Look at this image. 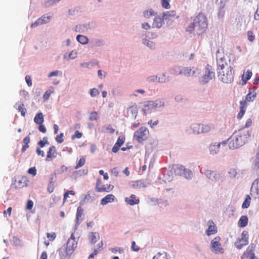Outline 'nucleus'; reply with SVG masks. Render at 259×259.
<instances>
[{
    "instance_id": "473e14b6",
    "label": "nucleus",
    "mask_w": 259,
    "mask_h": 259,
    "mask_svg": "<svg viewBox=\"0 0 259 259\" xmlns=\"http://www.w3.org/2000/svg\"><path fill=\"white\" fill-rule=\"evenodd\" d=\"M153 259H168L167 255L165 252H158L153 257Z\"/></svg>"
},
{
    "instance_id": "7ed1b4c3",
    "label": "nucleus",
    "mask_w": 259,
    "mask_h": 259,
    "mask_svg": "<svg viewBox=\"0 0 259 259\" xmlns=\"http://www.w3.org/2000/svg\"><path fill=\"white\" fill-rule=\"evenodd\" d=\"M164 104V103L162 100L148 101L145 103L142 110L146 115L150 110L156 108L163 107Z\"/></svg>"
},
{
    "instance_id": "c03bdc74",
    "label": "nucleus",
    "mask_w": 259,
    "mask_h": 259,
    "mask_svg": "<svg viewBox=\"0 0 259 259\" xmlns=\"http://www.w3.org/2000/svg\"><path fill=\"white\" fill-rule=\"evenodd\" d=\"M98 119V113L96 111H93L91 113L90 116L89 117L90 120L93 121L96 120Z\"/></svg>"
},
{
    "instance_id": "cd10ccee",
    "label": "nucleus",
    "mask_w": 259,
    "mask_h": 259,
    "mask_svg": "<svg viewBox=\"0 0 259 259\" xmlns=\"http://www.w3.org/2000/svg\"><path fill=\"white\" fill-rule=\"evenodd\" d=\"M53 92L54 88L52 87H50L49 89L43 95L42 98L44 101H47L51 96V94L53 93Z\"/></svg>"
},
{
    "instance_id": "ddd939ff",
    "label": "nucleus",
    "mask_w": 259,
    "mask_h": 259,
    "mask_svg": "<svg viewBox=\"0 0 259 259\" xmlns=\"http://www.w3.org/2000/svg\"><path fill=\"white\" fill-rule=\"evenodd\" d=\"M57 155L58 153L57 151L56 147L54 145H52L48 149V150L47 152V156L45 158V160L46 161H51L53 159L56 158Z\"/></svg>"
},
{
    "instance_id": "f8f14e48",
    "label": "nucleus",
    "mask_w": 259,
    "mask_h": 259,
    "mask_svg": "<svg viewBox=\"0 0 259 259\" xmlns=\"http://www.w3.org/2000/svg\"><path fill=\"white\" fill-rule=\"evenodd\" d=\"M180 75L185 76H197L200 74V70L197 68L194 67H182V70L179 73Z\"/></svg>"
},
{
    "instance_id": "0e129e2a",
    "label": "nucleus",
    "mask_w": 259,
    "mask_h": 259,
    "mask_svg": "<svg viewBox=\"0 0 259 259\" xmlns=\"http://www.w3.org/2000/svg\"><path fill=\"white\" fill-rule=\"evenodd\" d=\"M38 130L40 132H41L42 133H46L47 132V130H46L45 125H43L42 123L39 124V127H38Z\"/></svg>"
},
{
    "instance_id": "338daca9",
    "label": "nucleus",
    "mask_w": 259,
    "mask_h": 259,
    "mask_svg": "<svg viewBox=\"0 0 259 259\" xmlns=\"http://www.w3.org/2000/svg\"><path fill=\"white\" fill-rule=\"evenodd\" d=\"M11 211H12V207H9L7 210H5L4 212V215L5 217H7V213H8L9 217L11 215Z\"/></svg>"
},
{
    "instance_id": "a19ab883",
    "label": "nucleus",
    "mask_w": 259,
    "mask_h": 259,
    "mask_svg": "<svg viewBox=\"0 0 259 259\" xmlns=\"http://www.w3.org/2000/svg\"><path fill=\"white\" fill-rule=\"evenodd\" d=\"M60 0H49L45 3L44 6L45 7H49L53 5H54L56 2H59Z\"/></svg>"
},
{
    "instance_id": "6ab92c4d",
    "label": "nucleus",
    "mask_w": 259,
    "mask_h": 259,
    "mask_svg": "<svg viewBox=\"0 0 259 259\" xmlns=\"http://www.w3.org/2000/svg\"><path fill=\"white\" fill-rule=\"evenodd\" d=\"M114 199V195L113 194H108L101 199V204L102 205H105L109 203L113 202Z\"/></svg>"
},
{
    "instance_id": "c85d7f7f",
    "label": "nucleus",
    "mask_w": 259,
    "mask_h": 259,
    "mask_svg": "<svg viewBox=\"0 0 259 259\" xmlns=\"http://www.w3.org/2000/svg\"><path fill=\"white\" fill-rule=\"evenodd\" d=\"M156 80L159 82H164L167 81V78L166 77L165 74H159L158 76H156L153 79H151V80Z\"/></svg>"
},
{
    "instance_id": "58836bf2",
    "label": "nucleus",
    "mask_w": 259,
    "mask_h": 259,
    "mask_svg": "<svg viewBox=\"0 0 259 259\" xmlns=\"http://www.w3.org/2000/svg\"><path fill=\"white\" fill-rule=\"evenodd\" d=\"M24 104L22 103V104H20L18 106V110L21 112V115L23 116H25L26 112V110L24 107Z\"/></svg>"
},
{
    "instance_id": "b1692460",
    "label": "nucleus",
    "mask_w": 259,
    "mask_h": 259,
    "mask_svg": "<svg viewBox=\"0 0 259 259\" xmlns=\"http://www.w3.org/2000/svg\"><path fill=\"white\" fill-rule=\"evenodd\" d=\"M163 24V19L157 16L155 17L154 19V22L152 24L153 27H156L157 28H160L162 26Z\"/></svg>"
},
{
    "instance_id": "393cba45",
    "label": "nucleus",
    "mask_w": 259,
    "mask_h": 259,
    "mask_svg": "<svg viewBox=\"0 0 259 259\" xmlns=\"http://www.w3.org/2000/svg\"><path fill=\"white\" fill-rule=\"evenodd\" d=\"M248 220L246 215L241 216L240 218L238 225L240 227H245L247 225Z\"/></svg>"
},
{
    "instance_id": "e2e57ef3",
    "label": "nucleus",
    "mask_w": 259,
    "mask_h": 259,
    "mask_svg": "<svg viewBox=\"0 0 259 259\" xmlns=\"http://www.w3.org/2000/svg\"><path fill=\"white\" fill-rule=\"evenodd\" d=\"M82 214V209L80 207H78L77 209L76 218L77 219H78L79 218L81 217Z\"/></svg>"
},
{
    "instance_id": "412c9836",
    "label": "nucleus",
    "mask_w": 259,
    "mask_h": 259,
    "mask_svg": "<svg viewBox=\"0 0 259 259\" xmlns=\"http://www.w3.org/2000/svg\"><path fill=\"white\" fill-rule=\"evenodd\" d=\"M88 238L91 243L95 244L99 239L100 236L99 233L90 232L88 234Z\"/></svg>"
},
{
    "instance_id": "1a4fd4ad",
    "label": "nucleus",
    "mask_w": 259,
    "mask_h": 259,
    "mask_svg": "<svg viewBox=\"0 0 259 259\" xmlns=\"http://www.w3.org/2000/svg\"><path fill=\"white\" fill-rule=\"evenodd\" d=\"M148 134L149 131L147 128L142 126L135 133L134 138L138 142H142L147 138Z\"/></svg>"
},
{
    "instance_id": "09e8293b",
    "label": "nucleus",
    "mask_w": 259,
    "mask_h": 259,
    "mask_svg": "<svg viewBox=\"0 0 259 259\" xmlns=\"http://www.w3.org/2000/svg\"><path fill=\"white\" fill-rule=\"evenodd\" d=\"M254 168L259 169V152H257L255 155L254 161Z\"/></svg>"
},
{
    "instance_id": "4d7b16f0",
    "label": "nucleus",
    "mask_w": 259,
    "mask_h": 259,
    "mask_svg": "<svg viewBox=\"0 0 259 259\" xmlns=\"http://www.w3.org/2000/svg\"><path fill=\"white\" fill-rule=\"evenodd\" d=\"M131 248L134 251H138L140 250V247L136 244L135 241L132 242Z\"/></svg>"
},
{
    "instance_id": "423d86ee",
    "label": "nucleus",
    "mask_w": 259,
    "mask_h": 259,
    "mask_svg": "<svg viewBox=\"0 0 259 259\" xmlns=\"http://www.w3.org/2000/svg\"><path fill=\"white\" fill-rule=\"evenodd\" d=\"M174 171L176 175L183 176L187 179H190L192 176L191 171L189 169H187L182 165H177L174 168Z\"/></svg>"
},
{
    "instance_id": "603ef678",
    "label": "nucleus",
    "mask_w": 259,
    "mask_h": 259,
    "mask_svg": "<svg viewBox=\"0 0 259 259\" xmlns=\"http://www.w3.org/2000/svg\"><path fill=\"white\" fill-rule=\"evenodd\" d=\"M54 190V184L53 181H50L48 186V191L49 193H52Z\"/></svg>"
},
{
    "instance_id": "de8ad7c7",
    "label": "nucleus",
    "mask_w": 259,
    "mask_h": 259,
    "mask_svg": "<svg viewBox=\"0 0 259 259\" xmlns=\"http://www.w3.org/2000/svg\"><path fill=\"white\" fill-rule=\"evenodd\" d=\"M228 174L231 178H234L236 177L237 172L236 169L231 168L229 169Z\"/></svg>"
},
{
    "instance_id": "c9c22d12",
    "label": "nucleus",
    "mask_w": 259,
    "mask_h": 259,
    "mask_svg": "<svg viewBox=\"0 0 259 259\" xmlns=\"http://www.w3.org/2000/svg\"><path fill=\"white\" fill-rule=\"evenodd\" d=\"M252 75V72L250 70H247L244 74L242 75V80L245 83L247 80H248Z\"/></svg>"
},
{
    "instance_id": "e433bc0d",
    "label": "nucleus",
    "mask_w": 259,
    "mask_h": 259,
    "mask_svg": "<svg viewBox=\"0 0 259 259\" xmlns=\"http://www.w3.org/2000/svg\"><path fill=\"white\" fill-rule=\"evenodd\" d=\"M51 17L50 16H48L47 15H44L42 16H41L40 18H39V19L41 20V22L42 24H46L48 22H49L51 19Z\"/></svg>"
},
{
    "instance_id": "7c9ffc66",
    "label": "nucleus",
    "mask_w": 259,
    "mask_h": 259,
    "mask_svg": "<svg viewBox=\"0 0 259 259\" xmlns=\"http://www.w3.org/2000/svg\"><path fill=\"white\" fill-rule=\"evenodd\" d=\"M156 13L153 11L152 9H150L149 10L145 11L143 13V16L145 18H149L152 16H155Z\"/></svg>"
},
{
    "instance_id": "72a5a7b5",
    "label": "nucleus",
    "mask_w": 259,
    "mask_h": 259,
    "mask_svg": "<svg viewBox=\"0 0 259 259\" xmlns=\"http://www.w3.org/2000/svg\"><path fill=\"white\" fill-rule=\"evenodd\" d=\"M250 201H251V197L248 195H246V198H245L244 201L243 202V203H242V207L243 208H248L250 205Z\"/></svg>"
},
{
    "instance_id": "bb28decb",
    "label": "nucleus",
    "mask_w": 259,
    "mask_h": 259,
    "mask_svg": "<svg viewBox=\"0 0 259 259\" xmlns=\"http://www.w3.org/2000/svg\"><path fill=\"white\" fill-rule=\"evenodd\" d=\"M193 133L195 134H201V123H195L191 125Z\"/></svg>"
},
{
    "instance_id": "79ce46f5",
    "label": "nucleus",
    "mask_w": 259,
    "mask_h": 259,
    "mask_svg": "<svg viewBox=\"0 0 259 259\" xmlns=\"http://www.w3.org/2000/svg\"><path fill=\"white\" fill-rule=\"evenodd\" d=\"M64 134L63 133H60L59 135L57 136L55 138V140L58 143H62L64 141L63 139Z\"/></svg>"
},
{
    "instance_id": "9d476101",
    "label": "nucleus",
    "mask_w": 259,
    "mask_h": 259,
    "mask_svg": "<svg viewBox=\"0 0 259 259\" xmlns=\"http://www.w3.org/2000/svg\"><path fill=\"white\" fill-rule=\"evenodd\" d=\"M248 233L246 231H243L241 234V238L237 239L235 242V245L238 249H241L243 246L248 243Z\"/></svg>"
},
{
    "instance_id": "4468645a",
    "label": "nucleus",
    "mask_w": 259,
    "mask_h": 259,
    "mask_svg": "<svg viewBox=\"0 0 259 259\" xmlns=\"http://www.w3.org/2000/svg\"><path fill=\"white\" fill-rule=\"evenodd\" d=\"M232 68L231 67L228 65L227 62L223 58H221L218 61V74H221L223 73L224 71Z\"/></svg>"
},
{
    "instance_id": "5701e85b",
    "label": "nucleus",
    "mask_w": 259,
    "mask_h": 259,
    "mask_svg": "<svg viewBox=\"0 0 259 259\" xmlns=\"http://www.w3.org/2000/svg\"><path fill=\"white\" fill-rule=\"evenodd\" d=\"M220 147V144L215 143L214 144H210L209 147L210 153L212 154H217L219 151Z\"/></svg>"
},
{
    "instance_id": "a878e982",
    "label": "nucleus",
    "mask_w": 259,
    "mask_h": 259,
    "mask_svg": "<svg viewBox=\"0 0 259 259\" xmlns=\"http://www.w3.org/2000/svg\"><path fill=\"white\" fill-rule=\"evenodd\" d=\"M34 121L35 123L40 124L44 121V116L41 112L38 113L36 114L34 118Z\"/></svg>"
},
{
    "instance_id": "ea45409f",
    "label": "nucleus",
    "mask_w": 259,
    "mask_h": 259,
    "mask_svg": "<svg viewBox=\"0 0 259 259\" xmlns=\"http://www.w3.org/2000/svg\"><path fill=\"white\" fill-rule=\"evenodd\" d=\"M169 2L170 0H161V5L162 7L166 9H169L170 7Z\"/></svg>"
},
{
    "instance_id": "680f3d73",
    "label": "nucleus",
    "mask_w": 259,
    "mask_h": 259,
    "mask_svg": "<svg viewBox=\"0 0 259 259\" xmlns=\"http://www.w3.org/2000/svg\"><path fill=\"white\" fill-rule=\"evenodd\" d=\"M77 57V52L72 51L69 55V58L71 59H75Z\"/></svg>"
},
{
    "instance_id": "3c124183",
    "label": "nucleus",
    "mask_w": 259,
    "mask_h": 259,
    "mask_svg": "<svg viewBox=\"0 0 259 259\" xmlns=\"http://www.w3.org/2000/svg\"><path fill=\"white\" fill-rule=\"evenodd\" d=\"M173 74L176 75H180L179 73L182 70V67L175 66L173 69Z\"/></svg>"
},
{
    "instance_id": "6e6552de",
    "label": "nucleus",
    "mask_w": 259,
    "mask_h": 259,
    "mask_svg": "<svg viewBox=\"0 0 259 259\" xmlns=\"http://www.w3.org/2000/svg\"><path fill=\"white\" fill-rule=\"evenodd\" d=\"M221 240L220 237L217 236L211 242V249L215 253H224V249L220 242Z\"/></svg>"
},
{
    "instance_id": "bf43d9fd",
    "label": "nucleus",
    "mask_w": 259,
    "mask_h": 259,
    "mask_svg": "<svg viewBox=\"0 0 259 259\" xmlns=\"http://www.w3.org/2000/svg\"><path fill=\"white\" fill-rule=\"evenodd\" d=\"M25 80L29 87H31L32 85V81L31 76L29 75H26L25 76Z\"/></svg>"
},
{
    "instance_id": "aec40b11",
    "label": "nucleus",
    "mask_w": 259,
    "mask_h": 259,
    "mask_svg": "<svg viewBox=\"0 0 259 259\" xmlns=\"http://www.w3.org/2000/svg\"><path fill=\"white\" fill-rule=\"evenodd\" d=\"M125 202L131 205L134 204H138L140 202V200L136 198V196L134 194H132L130 197H126L125 199Z\"/></svg>"
},
{
    "instance_id": "39448f33",
    "label": "nucleus",
    "mask_w": 259,
    "mask_h": 259,
    "mask_svg": "<svg viewBox=\"0 0 259 259\" xmlns=\"http://www.w3.org/2000/svg\"><path fill=\"white\" fill-rule=\"evenodd\" d=\"M218 77L222 82L225 83H231L234 79V74L232 72V68L224 71L221 74H218Z\"/></svg>"
},
{
    "instance_id": "f03ea898",
    "label": "nucleus",
    "mask_w": 259,
    "mask_h": 259,
    "mask_svg": "<svg viewBox=\"0 0 259 259\" xmlns=\"http://www.w3.org/2000/svg\"><path fill=\"white\" fill-rule=\"evenodd\" d=\"M249 137V132L244 128L241 129L238 132L234 133L230 137L229 147L230 149H235L243 145L247 142Z\"/></svg>"
},
{
    "instance_id": "2eb2a0df",
    "label": "nucleus",
    "mask_w": 259,
    "mask_h": 259,
    "mask_svg": "<svg viewBox=\"0 0 259 259\" xmlns=\"http://www.w3.org/2000/svg\"><path fill=\"white\" fill-rule=\"evenodd\" d=\"M204 174L206 177L212 181H217L220 179V175L217 174L215 171L206 170L204 172Z\"/></svg>"
},
{
    "instance_id": "2f4dec72",
    "label": "nucleus",
    "mask_w": 259,
    "mask_h": 259,
    "mask_svg": "<svg viewBox=\"0 0 259 259\" xmlns=\"http://www.w3.org/2000/svg\"><path fill=\"white\" fill-rule=\"evenodd\" d=\"M256 97L255 93H251L249 92L248 94H247L245 97V100L244 101H246V103L247 102H251L253 101Z\"/></svg>"
},
{
    "instance_id": "dca6fc26",
    "label": "nucleus",
    "mask_w": 259,
    "mask_h": 259,
    "mask_svg": "<svg viewBox=\"0 0 259 259\" xmlns=\"http://www.w3.org/2000/svg\"><path fill=\"white\" fill-rule=\"evenodd\" d=\"M208 228L206 230V233L208 236L214 234L217 232V229L212 221L208 222Z\"/></svg>"
},
{
    "instance_id": "6e6d98bb",
    "label": "nucleus",
    "mask_w": 259,
    "mask_h": 259,
    "mask_svg": "<svg viewBox=\"0 0 259 259\" xmlns=\"http://www.w3.org/2000/svg\"><path fill=\"white\" fill-rule=\"evenodd\" d=\"M248 39L250 42H252L254 39V35L252 31H249L247 32Z\"/></svg>"
},
{
    "instance_id": "052dcab7",
    "label": "nucleus",
    "mask_w": 259,
    "mask_h": 259,
    "mask_svg": "<svg viewBox=\"0 0 259 259\" xmlns=\"http://www.w3.org/2000/svg\"><path fill=\"white\" fill-rule=\"evenodd\" d=\"M29 174L32 175L33 176L36 175V169L35 167H31L28 171Z\"/></svg>"
},
{
    "instance_id": "9b49d317",
    "label": "nucleus",
    "mask_w": 259,
    "mask_h": 259,
    "mask_svg": "<svg viewBox=\"0 0 259 259\" xmlns=\"http://www.w3.org/2000/svg\"><path fill=\"white\" fill-rule=\"evenodd\" d=\"M205 74L202 76L201 79V82L203 83H206L209 80L214 77L215 73L213 71L212 67L207 64L205 67Z\"/></svg>"
},
{
    "instance_id": "69168bd1",
    "label": "nucleus",
    "mask_w": 259,
    "mask_h": 259,
    "mask_svg": "<svg viewBox=\"0 0 259 259\" xmlns=\"http://www.w3.org/2000/svg\"><path fill=\"white\" fill-rule=\"evenodd\" d=\"M145 41H147L146 45L150 49H154L155 48V45L152 41L147 40H145Z\"/></svg>"
},
{
    "instance_id": "8fccbe9b",
    "label": "nucleus",
    "mask_w": 259,
    "mask_h": 259,
    "mask_svg": "<svg viewBox=\"0 0 259 259\" xmlns=\"http://www.w3.org/2000/svg\"><path fill=\"white\" fill-rule=\"evenodd\" d=\"M124 137L120 136L118 138L115 144L116 145L120 147L124 143Z\"/></svg>"
},
{
    "instance_id": "774afa93",
    "label": "nucleus",
    "mask_w": 259,
    "mask_h": 259,
    "mask_svg": "<svg viewBox=\"0 0 259 259\" xmlns=\"http://www.w3.org/2000/svg\"><path fill=\"white\" fill-rule=\"evenodd\" d=\"M36 152L38 155H40L42 157L45 156V152L43 150H40L39 148H37Z\"/></svg>"
},
{
    "instance_id": "20e7f679",
    "label": "nucleus",
    "mask_w": 259,
    "mask_h": 259,
    "mask_svg": "<svg viewBox=\"0 0 259 259\" xmlns=\"http://www.w3.org/2000/svg\"><path fill=\"white\" fill-rule=\"evenodd\" d=\"M77 243L75 240L74 234L72 233L66 243L65 252L67 255L70 256L72 254L77 247Z\"/></svg>"
},
{
    "instance_id": "13d9d810",
    "label": "nucleus",
    "mask_w": 259,
    "mask_h": 259,
    "mask_svg": "<svg viewBox=\"0 0 259 259\" xmlns=\"http://www.w3.org/2000/svg\"><path fill=\"white\" fill-rule=\"evenodd\" d=\"M33 206V201L31 200H28L27 202V204H26V209L28 210H31Z\"/></svg>"
},
{
    "instance_id": "c756f323",
    "label": "nucleus",
    "mask_w": 259,
    "mask_h": 259,
    "mask_svg": "<svg viewBox=\"0 0 259 259\" xmlns=\"http://www.w3.org/2000/svg\"><path fill=\"white\" fill-rule=\"evenodd\" d=\"M76 39L79 42L83 45L88 44L89 41L88 38L86 36L80 34L77 35Z\"/></svg>"
},
{
    "instance_id": "f704fd0d",
    "label": "nucleus",
    "mask_w": 259,
    "mask_h": 259,
    "mask_svg": "<svg viewBox=\"0 0 259 259\" xmlns=\"http://www.w3.org/2000/svg\"><path fill=\"white\" fill-rule=\"evenodd\" d=\"M211 127L208 124L201 123V133H206L210 132Z\"/></svg>"
},
{
    "instance_id": "4c0bfd02",
    "label": "nucleus",
    "mask_w": 259,
    "mask_h": 259,
    "mask_svg": "<svg viewBox=\"0 0 259 259\" xmlns=\"http://www.w3.org/2000/svg\"><path fill=\"white\" fill-rule=\"evenodd\" d=\"M85 162V159L84 158L82 157L80 158V159L77 162L76 165L75 166V169H78L79 167L82 166Z\"/></svg>"
},
{
    "instance_id": "a211bd4d",
    "label": "nucleus",
    "mask_w": 259,
    "mask_h": 259,
    "mask_svg": "<svg viewBox=\"0 0 259 259\" xmlns=\"http://www.w3.org/2000/svg\"><path fill=\"white\" fill-rule=\"evenodd\" d=\"M240 111L237 115L238 119H241L243 117L245 113L247 108V103H246V101H240Z\"/></svg>"
},
{
    "instance_id": "49530a36",
    "label": "nucleus",
    "mask_w": 259,
    "mask_h": 259,
    "mask_svg": "<svg viewBox=\"0 0 259 259\" xmlns=\"http://www.w3.org/2000/svg\"><path fill=\"white\" fill-rule=\"evenodd\" d=\"M82 136V134L81 133L78 131H76L74 133V134L72 135L71 139L72 140H74L75 138L80 139L81 138Z\"/></svg>"
},
{
    "instance_id": "f257e3e1",
    "label": "nucleus",
    "mask_w": 259,
    "mask_h": 259,
    "mask_svg": "<svg viewBox=\"0 0 259 259\" xmlns=\"http://www.w3.org/2000/svg\"><path fill=\"white\" fill-rule=\"evenodd\" d=\"M191 19L192 22L187 27V31L190 33L194 32L199 35L204 33L206 31L208 25L207 17L204 14L200 13Z\"/></svg>"
},
{
    "instance_id": "5fc2aeb1",
    "label": "nucleus",
    "mask_w": 259,
    "mask_h": 259,
    "mask_svg": "<svg viewBox=\"0 0 259 259\" xmlns=\"http://www.w3.org/2000/svg\"><path fill=\"white\" fill-rule=\"evenodd\" d=\"M41 21V20H40L39 18L37 19L34 23L31 24L30 26L31 28H35L39 25H42Z\"/></svg>"
},
{
    "instance_id": "37998d69",
    "label": "nucleus",
    "mask_w": 259,
    "mask_h": 259,
    "mask_svg": "<svg viewBox=\"0 0 259 259\" xmlns=\"http://www.w3.org/2000/svg\"><path fill=\"white\" fill-rule=\"evenodd\" d=\"M75 195V193L72 190H68L64 194V201H65L69 197V195Z\"/></svg>"
},
{
    "instance_id": "0eeeda50",
    "label": "nucleus",
    "mask_w": 259,
    "mask_h": 259,
    "mask_svg": "<svg viewBox=\"0 0 259 259\" xmlns=\"http://www.w3.org/2000/svg\"><path fill=\"white\" fill-rule=\"evenodd\" d=\"M113 185L111 184L102 185V182L100 178H98L96 184V190L98 192H110L113 190Z\"/></svg>"
},
{
    "instance_id": "4be33fe9",
    "label": "nucleus",
    "mask_w": 259,
    "mask_h": 259,
    "mask_svg": "<svg viewBox=\"0 0 259 259\" xmlns=\"http://www.w3.org/2000/svg\"><path fill=\"white\" fill-rule=\"evenodd\" d=\"M95 193L94 191H89L83 198V202L87 203L93 201L95 199Z\"/></svg>"
},
{
    "instance_id": "a18cd8bd",
    "label": "nucleus",
    "mask_w": 259,
    "mask_h": 259,
    "mask_svg": "<svg viewBox=\"0 0 259 259\" xmlns=\"http://www.w3.org/2000/svg\"><path fill=\"white\" fill-rule=\"evenodd\" d=\"M47 237L51 241H54L56 237V234L55 232L52 233H47Z\"/></svg>"
},
{
    "instance_id": "864d4df0",
    "label": "nucleus",
    "mask_w": 259,
    "mask_h": 259,
    "mask_svg": "<svg viewBox=\"0 0 259 259\" xmlns=\"http://www.w3.org/2000/svg\"><path fill=\"white\" fill-rule=\"evenodd\" d=\"M100 94L98 90L95 88L92 89L90 91V95L92 97H96Z\"/></svg>"
},
{
    "instance_id": "f3484780",
    "label": "nucleus",
    "mask_w": 259,
    "mask_h": 259,
    "mask_svg": "<svg viewBox=\"0 0 259 259\" xmlns=\"http://www.w3.org/2000/svg\"><path fill=\"white\" fill-rule=\"evenodd\" d=\"M15 184L16 188H21L26 186L27 185L26 178H18L16 180Z\"/></svg>"
}]
</instances>
